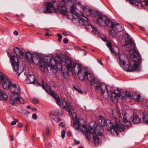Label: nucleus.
<instances>
[{
    "label": "nucleus",
    "instance_id": "50",
    "mask_svg": "<svg viewBox=\"0 0 148 148\" xmlns=\"http://www.w3.org/2000/svg\"><path fill=\"white\" fill-rule=\"evenodd\" d=\"M63 35H65V36H66L68 35V34L65 32H63Z\"/></svg>",
    "mask_w": 148,
    "mask_h": 148
},
{
    "label": "nucleus",
    "instance_id": "54",
    "mask_svg": "<svg viewBox=\"0 0 148 148\" xmlns=\"http://www.w3.org/2000/svg\"><path fill=\"white\" fill-rule=\"evenodd\" d=\"M140 30H143V31L145 30V29L143 27H140Z\"/></svg>",
    "mask_w": 148,
    "mask_h": 148
},
{
    "label": "nucleus",
    "instance_id": "32",
    "mask_svg": "<svg viewBox=\"0 0 148 148\" xmlns=\"http://www.w3.org/2000/svg\"><path fill=\"white\" fill-rule=\"evenodd\" d=\"M134 100L137 101H140V99L141 97V95L138 94L136 96H134Z\"/></svg>",
    "mask_w": 148,
    "mask_h": 148
},
{
    "label": "nucleus",
    "instance_id": "58",
    "mask_svg": "<svg viewBox=\"0 0 148 148\" xmlns=\"http://www.w3.org/2000/svg\"><path fill=\"white\" fill-rule=\"evenodd\" d=\"M146 104L148 109V101L146 102Z\"/></svg>",
    "mask_w": 148,
    "mask_h": 148
},
{
    "label": "nucleus",
    "instance_id": "13",
    "mask_svg": "<svg viewBox=\"0 0 148 148\" xmlns=\"http://www.w3.org/2000/svg\"><path fill=\"white\" fill-rule=\"evenodd\" d=\"M98 24L101 26H107L110 22V20L106 16L99 15L97 18Z\"/></svg>",
    "mask_w": 148,
    "mask_h": 148
},
{
    "label": "nucleus",
    "instance_id": "14",
    "mask_svg": "<svg viewBox=\"0 0 148 148\" xmlns=\"http://www.w3.org/2000/svg\"><path fill=\"white\" fill-rule=\"evenodd\" d=\"M130 4H134L138 8H140L144 6H148V1L147 0H128Z\"/></svg>",
    "mask_w": 148,
    "mask_h": 148
},
{
    "label": "nucleus",
    "instance_id": "4",
    "mask_svg": "<svg viewBox=\"0 0 148 148\" xmlns=\"http://www.w3.org/2000/svg\"><path fill=\"white\" fill-rule=\"evenodd\" d=\"M84 79L83 80H81L84 82L85 81V77H86L88 80L90 82V85L92 87H93L94 85H96V88L98 92H100L102 94H103L105 92V90L109 94L108 91V90L107 86L103 84H101L96 79L94 75L90 73L88 71H85V73L84 74Z\"/></svg>",
    "mask_w": 148,
    "mask_h": 148
},
{
    "label": "nucleus",
    "instance_id": "60",
    "mask_svg": "<svg viewBox=\"0 0 148 148\" xmlns=\"http://www.w3.org/2000/svg\"><path fill=\"white\" fill-rule=\"evenodd\" d=\"M130 26L132 27V28H134V27L132 25H130Z\"/></svg>",
    "mask_w": 148,
    "mask_h": 148
},
{
    "label": "nucleus",
    "instance_id": "35",
    "mask_svg": "<svg viewBox=\"0 0 148 148\" xmlns=\"http://www.w3.org/2000/svg\"><path fill=\"white\" fill-rule=\"evenodd\" d=\"M14 121H12L11 122V125H14L16 124V122H18V120L17 119H15L14 118Z\"/></svg>",
    "mask_w": 148,
    "mask_h": 148
},
{
    "label": "nucleus",
    "instance_id": "44",
    "mask_svg": "<svg viewBox=\"0 0 148 148\" xmlns=\"http://www.w3.org/2000/svg\"><path fill=\"white\" fill-rule=\"evenodd\" d=\"M73 88H74V89L76 90V91H77V90H78V92L79 93H82V90H77V89L76 88H75V86H74Z\"/></svg>",
    "mask_w": 148,
    "mask_h": 148
},
{
    "label": "nucleus",
    "instance_id": "40",
    "mask_svg": "<svg viewBox=\"0 0 148 148\" xmlns=\"http://www.w3.org/2000/svg\"><path fill=\"white\" fill-rule=\"evenodd\" d=\"M37 116L35 113H34L32 115V118L34 119H36L37 118Z\"/></svg>",
    "mask_w": 148,
    "mask_h": 148
},
{
    "label": "nucleus",
    "instance_id": "59",
    "mask_svg": "<svg viewBox=\"0 0 148 148\" xmlns=\"http://www.w3.org/2000/svg\"><path fill=\"white\" fill-rule=\"evenodd\" d=\"M52 1V3H55L56 1V0H51Z\"/></svg>",
    "mask_w": 148,
    "mask_h": 148
},
{
    "label": "nucleus",
    "instance_id": "19",
    "mask_svg": "<svg viewBox=\"0 0 148 148\" xmlns=\"http://www.w3.org/2000/svg\"><path fill=\"white\" fill-rule=\"evenodd\" d=\"M126 36H127V40H125V46L127 48H130L131 47L134 46V44L133 42L132 38L128 33L126 34Z\"/></svg>",
    "mask_w": 148,
    "mask_h": 148
},
{
    "label": "nucleus",
    "instance_id": "42",
    "mask_svg": "<svg viewBox=\"0 0 148 148\" xmlns=\"http://www.w3.org/2000/svg\"><path fill=\"white\" fill-rule=\"evenodd\" d=\"M63 42L64 44H66L68 42V40L66 38H64L63 39Z\"/></svg>",
    "mask_w": 148,
    "mask_h": 148
},
{
    "label": "nucleus",
    "instance_id": "16",
    "mask_svg": "<svg viewBox=\"0 0 148 148\" xmlns=\"http://www.w3.org/2000/svg\"><path fill=\"white\" fill-rule=\"evenodd\" d=\"M11 92L14 95L19 94L20 93V89L19 86L16 84H12L10 88Z\"/></svg>",
    "mask_w": 148,
    "mask_h": 148
},
{
    "label": "nucleus",
    "instance_id": "51",
    "mask_svg": "<svg viewBox=\"0 0 148 148\" xmlns=\"http://www.w3.org/2000/svg\"><path fill=\"white\" fill-rule=\"evenodd\" d=\"M10 138L11 141H13V136H12V135H10Z\"/></svg>",
    "mask_w": 148,
    "mask_h": 148
},
{
    "label": "nucleus",
    "instance_id": "34",
    "mask_svg": "<svg viewBox=\"0 0 148 148\" xmlns=\"http://www.w3.org/2000/svg\"><path fill=\"white\" fill-rule=\"evenodd\" d=\"M57 36L58 37V41L59 42H61L62 38V35L61 34L58 33L57 34Z\"/></svg>",
    "mask_w": 148,
    "mask_h": 148
},
{
    "label": "nucleus",
    "instance_id": "15",
    "mask_svg": "<svg viewBox=\"0 0 148 148\" xmlns=\"http://www.w3.org/2000/svg\"><path fill=\"white\" fill-rule=\"evenodd\" d=\"M86 19H84L82 18H80L79 19V22L80 23L83 25L90 27L92 29V32L93 34L96 33L97 32V30L96 28L92 25L90 24H89L88 22V19L87 18L84 17Z\"/></svg>",
    "mask_w": 148,
    "mask_h": 148
},
{
    "label": "nucleus",
    "instance_id": "26",
    "mask_svg": "<svg viewBox=\"0 0 148 148\" xmlns=\"http://www.w3.org/2000/svg\"><path fill=\"white\" fill-rule=\"evenodd\" d=\"M19 97L15 98L12 97L10 99V103L12 105L18 103Z\"/></svg>",
    "mask_w": 148,
    "mask_h": 148
},
{
    "label": "nucleus",
    "instance_id": "9",
    "mask_svg": "<svg viewBox=\"0 0 148 148\" xmlns=\"http://www.w3.org/2000/svg\"><path fill=\"white\" fill-rule=\"evenodd\" d=\"M81 121H83L82 119L80 120H78L77 119H75L73 120L74 123L73 125L75 128L77 130L80 129L82 132L86 131V136L87 139L89 140L91 137V135H92V132H91L90 131L88 130L86 126L83 124L81 125L80 122Z\"/></svg>",
    "mask_w": 148,
    "mask_h": 148
},
{
    "label": "nucleus",
    "instance_id": "39",
    "mask_svg": "<svg viewBox=\"0 0 148 148\" xmlns=\"http://www.w3.org/2000/svg\"><path fill=\"white\" fill-rule=\"evenodd\" d=\"M62 137V138H64L65 137V132L64 130H62L61 131Z\"/></svg>",
    "mask_w": 148,
    "mask_h": 148
},
{
    "label": "nucleus",
    "instance_id": "61",
    "mask_svg": "<svg viewBox=\"0 0 148 148\" xmlns=\"http://www.w3.org/2000/svg\"><path fill=\"white\" fill-rule=\"evenodd\" d=\"M73 0H68L69 1H72Z\"/></svg>",
    "mask_w": 148,
    "mask_h": 148
},
{
    "label": "nucleus",
    "instance_id": "49",
    "mask_svg": "<svg viewBox=\"0 0 148 148\" xmlns=\"http://www.w3.org/2000/svg\"><path fill=\"white\" fill-rule=\"evenodd\" d=\"M45 35L47 36H51V34H49L48 32H47L45 34Z\"/></svg>",
    "mask_w": 148,
    "mask_h": 148
},
{
    "label": "nucleus",
    "instance_id": "38",
    "mask_svg": "<svg viewBox=\"0 0 148 148\" xmlns=\"http://www.w3.org/2000/svg\"><path fill=\"white\" fill-rule=\"evenodd\" d=\"M33 102L34 104H37L39 102V100L36 99L34 98Z\"/></svg>",
    "mask_w": 148,
    "mask_h": 148
},
{
    "label": "nucleus",
    "instance_id": "21",
    "mask_svg": "<svg viewBox=\"0 0 148 148\" xmlns=\"http://www.w3.org/2000/svg\"><path fill=\"white\" fill-rule=\"evenodd\" d=\"M53 8L54 9V12L57 14L62 13L64 14H66L67 12L66 7L62 8H59L57 6H56V7H53Z\"/></svg>",
    "mask_w": 148,
    "mask_h": 148
},
{
    "label": "nucleus",
    "instance_id": "3",
    "mask_svg": "<svg viewBox=\"0 0 148 148\" xmlns=\"http://www.w3.org/2000/svg\"><path fill=\"white\" fill-rule=\"evenodd\" d=\"M115 54L118 56L120 65L125 71L131 72L138 70L139 66L141 62V58L139 56L137 57L134 54L132 53L130 57L131 60L130 63L129 65H127L125 67V59L126 57V55L124 54H120L119 51L117 54Z\"/></svg>",
    "mask_w": 148,
    "mask_h": 148
},
{
    "label": "nucleus",
    "instance_id": "37",
    "mask_svg": "<svg viewBox=\"0 0 148 148\" xmlns=\"http://www.w3.org/2000/svg\"><path fill=\"white\" fill-rule=\"evenodd\" d=\"M101 38L104 41H107V40L106 39V37L103 35H102L101 36Z\"/></svg>",
    "mask_w": 148,
    "mask_h": 148
},
{
    "label": "nucleus",
    "instance_id": "43",
    "mask_svg": "<svg viewBox=\"0 0 148 148\" xmlns=\"http://www.w3.org/2000/svg\"><path fill=\"white\" fill-rule=\"evenodd\" d=\"M74 140L75 144L77 145L80 143L79 141L75 139H74Z\"/></svg>",
    "mask_w": 148,
    "mask_h": 148
},
{
    "label": "nucleus",
    "instance_id": "56",
    "mask_svg": "<svg viewBox=\"0 0 148 148\" xmlns=\"http://www.w3.org/2000/svg\"><path fill=\"white\" fill-rule=\"evenodd\" d=\"M31 106H30L29 105H28L27 106V108L28 109H31Z\"/></svg>",
    "mask_w": 148,
    "mask_h": 148
},
{
    "label": "nucleus",
    "instance_id": "31",
    "mask_svg": "<svg viewBox=\"0 0 148 148\" xmlns=\"http://www.w3.org/2000/svg\"><path fill=\"white\" fill-rule=\"evenodd\" d=\"M50 116L51 117V118L53 119L57 122H59L61 121L60 118L59 117H56L54 115L52 114L50 115Z\"/></svg>",
    "mask_w": 148,
    "mask_h": 148
},
{
    "label": "nucleus",
    "instance_id": "12",
    "mask_svg": "<svg viewBox=\"0 0 148 148\" xmlns=\"http://www.w3.org/2000/svg\"><path fill=\"white\" fill-rule=\"evenodd\" d=\"M63 104V109L69 113L70 115H71L73 118L76 117V115L74 112L73 106L72 103L70 102L66 101L64 102Z\"/></svg>",
    "mask_w": 148,
    "mask_h": 148
},
{
    "label": "nucleus",
    "instance_id": "18",
    "mask_svg": "<svg viewBox=\"0 0 148 148\" xmlns=\"http://www.w3.org/2000/svg\"><path fill=\"white\" fill-rule=\"evenodd\" d=\"M107 46L109 48L112 53L116 54L119 52V48L116 47L112 46V43L110 41H107Z\"/></svg>",
    "mask_w": 148,
    "mask_h": 148
},
{
    "label": "nucleus",
    "instance_id": "27",
    "mask_svg": "<svg viewBox=\"0 0 148 148\" xmlns=\"http://www.w3.org/2000/svg\"><path fill=\"white\" fill-rule=\"evenodd\" d=\"M8 77L5 74H3L2 72H0V82L1 83L4 82L6 80H7Z\"/></svg>",
    "mask_w": 148,
    "mask_h": 148
},
{
    "label": "nucleus",
    "instance_id": "29",
    "mask_svg": "<svg viewBox=\"0 0 148 148\" xmlns=\"http://www.w3.org/2000/svg\"><path fill=\"white\" fill-rule=\"evenodd\" d=\"M65 4V0H59L58 1V5L60 8L65 7L64 6Z\"/></svg>",
    "mask_w": 148,
    "mask_h": 148
},
{
    "label": "nucleus",
    "instance_id": "57",
    "mask_svg": "<svg viewBox=\"0 0 148 148\" xmlns=\"http://www.w3.org/2000/svg\"><path fill=\"white\" fill-rule=\"evenodd\" d=\"M28 125H26V126L25 127V132H27V128Z\"/></svg>",
    "mask_w": 148,
    "mask_h": 148
},
{
    "label": "nucleus",
    "instance_id": "53",
    "mask_svg": "<svg viewBox=\"0 0 148 148\" xmlns=\"http://www.w3.org/2000/svg\"><path fill=\"white\" fill-rule=\"evenodd\" d=\"M32 110H34L35 111H36L37 110V109L36 108L34 107L32 108Z\"/></svg>",
    "mask_w": 148,
    "mask_h": 148
},
{
    "label": "nucleus",
    "instance_id": "5",
    "mask_svg": "<svg viewBox=\"0 0 148 148\" xmlns=\"http://www.w3.org/2000/svg\"><path fill=\"white\" fill-rule=\"evenodd\" d=\"M25 59L29 63L34 62L35 64L39 66L40 70L42 71L44 69L47 67H49V65L51 63L48 64L46 62H44L42 58L36 54H32L28 52L25 53Z\"/></svg>",
    "mask_w": 148,
    "mask_h": 148
},
{
    "label": "nucleus",
    "instance_id": "45",
    "mask_svg": "<svg viewBox=\"0 0 148 148\" xmlns=\"http://www.w3.org/2000/svg\"><path fill=\"white\" fill-rule=\"evenodd\" d=\"M23 125V124L22 123H20L18 125V127L19 128H21Z\"/></svg>",
    "mask_w": 148,
    "mask_h": 148
},
{
    "label": "nucleus",
    "instance_id": "46",
    "mask_svg": "<svg viewBox=\"0 0 148 148\" xmlns=\"http://www.w3.org/2000/svg\"><path fill=\"white\" fill-rule=\"evenodd\" d=\"M98 62L101 65H103V64L101 62V60H99V59H98L97 60Z\"/></svg>",
    "mask_w": 148,
    "mask_h": 148
},
{
    "label": "nucleus",
    "instance_id": "11",
    "mask_svg": "<svg viewBox=\"0 0 148 148\" xmlns=\"http://www.w3.org/2000/svg\"><path fill=\"white\" fill-rule=\"evenodd\" d=\"M42 87L45 90L46 92L48 93H50V95L56 99V103L59 105H64V102H65L62 99H60L58 98V95L54 91L52 90L51 88L48 86H46L44 84V81H42Z\"/></svg>",
    "mask_w": 148,
    "mask_h": 148
},
{
    "label": "nucleus",
    "instance_id": "10",
    "mask_svg": "<svg viewBox=\"0 0 148 148\" xmlns=\"http://www.w3.org/2000/svg\"><path fill=\"white\" fill-rule=\"evenodd\" d=\"M10 60L12 67L15 72L18 73V77L20 75L23 71V69L21 66H19V62L18 58L15 56H12L10 54Z\"/></svg>",
    "mask_w": 148,
    "mask_h": 148
},
{
    "label": "nucleus",
    "instance_id": "20",
    "mask_svg": "<svg viewBox=\"0 0 148 148\" xmlns=\"http://www.w3.org/2000/svg\"><path fill=\"white\" fill-rule=\"evenodd\" d=\"M23 49L19 48L18 47L14 48V51L15 54L20 58H22L24 56V53L23 51Z\"/></svg>",
    "mask_w": 148,
    "mask_h": 148
},
{
    "label": "nucleus",
    "instance_id": "55",
    "mask_svg": "<svg viewBox=\"0 0 148 148\" xmlns=\"http://www.w3.org/2000/svg\"><path fill=\"white\" fill-rule=\"evenodd\" d=\"M55 111L58 113V115L60 113V111L59 110H56Z\"/></svg>",
    "mask_w": 148,
    "mask_h": 148
},
{
    "label": "nucleus",
    "instance_id": "33",
    "mask_svg": "<svg viewBox=\"0 0 148 148\" xmlns=\"http://www.w3.org/2000/svg\"><path fill=\"white\" fill-rule=\"evenodd\" d=\"M24 99L22 98V97H19L18 103H20L22 104H23L24 103Z\"/></svg>",
    "mask_w": 148,
    "mask_h": 148
},
{
    "label": "nucleus",
    "instance_id": "28",
    "mask_svg": "<svg viewBox=\"0 0 148 148\" xmlns=\"http://www.w3.org/2000/svg\"><path fill=\"white\" fill-rule=\"evenodd\" d=\"M143 119L144 123L148 124V114L145 112H143Z\"/></svg>",
    "mask_w": 148,
    "mask_h": 148
},
{
    "label": "nucleus",
    "instance_id": "41",
    "mask_svg": "<svg viewBox=\"0 0 148 148\" xmlns=\"http://www.w3.org/2000/svg\"><path fill=\"white\" fill-rule=\"evenodd\" d=\"M59 125L62 127H64L65 126V124L63 122H61L59 124Z\"/></svg>",
    "mask_w": 148,
    "mask_h": 148
},
{
    "label": "nucleus",
    "instance_id": "2",
    "mask_svg": "<svg viewBox=\"0 0 148 148\" xmlns=\"http://www.w3.org/2000/svg\"><path fill=\"white\" fill-rule=\"evenodd\" d=\"M55 64H50L49 66L51 70L56 69L57 68V65H60L61 67V71L64 78L67 79L69 77V72H71L75 75H78L79 78L80 80H83L84 74L85 73L86 69L82 68L79 64L73 63L69 58L64 59L62 57H57L56 59L54 60Z\"/></svg>",
    "mask_w": 148,
    "mask_h": 148
},
{
    "label": "nucleus",
    "instance_id": "1",
    "mask_svg": "<svg viewBox=\"0 0 148 148\" xmlns=\"http://www.w3.org/2000/svg\"><path fill=\"white\" fill-rule=\"evenodd\" d=\"M113 121L112 123L109 120L106 121L104 117L100 116L99 117L97 123L98 125L92 132L93 143L95 145H98L101 142V139L103 138V130L102 127L106 124L107 130L111 131L112 130L114 131L118 135L119 131L122 132L124 131V126L120 122V119H122L121 114L119 113L118 110H114L112 111Z\"/></svg>",
    "mask_w": 148,
    "mask_h": 148
},
{
    "label": "nucleus",
    "instance_id": "30",
    "mask_svg": "<svg viewBox=\"0 0 148 148\" xmlns=\"http://www.w3.org/2000/svg\"><path fill=\"white\" fill-rule=\"evenodd\" d=\"M118 31L117 30L112 29L109 31V33L111 35L112 37H114L117 34Z\"/></svg>",
    "mask_w": 148,
    "mask_h": 148
},
{
    "label": "nucleus",
    "instance_id": "7",
    "mask_svg": "<svg viewBox=\"0 0 148 148\" xmlns=\"http://www.w3.org/2000/svg\"><path fill=\"white\" fill-rule=\"evenodd\" d=\"M111 92L110 98L114 102H117L119 98L121 97L122 100H125L127 102H130L131 100V94L130 92L125 91L122 92L118 90H115L113 92L110 91Z\"/></svg>",
    "mask_w": 148,
    "mask_h": 148
},
{
    "label": "nucleus",
    "instance_id": "64",
    "mask_svg": "<svg viewBox=\"0 0 148 148\" xmlns=\"http://www.w3.org/2000/svg\"><path fill=\"white\" fill-rule=\"evenodd\" d=\"M5 19H6L7 20H8V19L7 18V17H5Z\"/></svg>",
    "mask_w": 148,
    "mask_h": 148
},
{
    "label": "nucleus",
    "instance_id": "22",
    "mask_svg": "<svg viewBox=\"0 0 148 148\" xmlns=\"http://www.w3.org/2000/svg\"><path fill=\"white\" fill-rule=\"evenodd\" d=\"M110 27L115 29L116 30H117L119 32L122 30L121 25L119 23H117L114 22H112L111 23Z\"/></svg>",
    "mask_w": 148,
    "mask_h": 148
},
{
    "label": "nucleus",
    "instance_id": "36",
    "mask_svg": "<svg viewBox=\"0 0 148 148\" xmlns=\"http://www.w3.org/2000/svg\"><path fill=\"white\" fill-rule=\"evenodd\" d=\"M46 135H49V128L47 126L46 127Z\"/></svg>",
    "mask_w": 148,
    "mask_h": 148
},
{
    "label": "nucleus",
    "instance_id": "6",
    "mask_svg": "<svg viewBox=\"0 0 148 148\" xmlns=\"http://www.w3.org/2000/svg\"><path fill=\"white\" fill-rule=\"evenodd\" d=\"M119 113H120L122 117V119H121L120 120H123V122L125 124V125L123 124L122 125L127 126L128 128L131 125V122H133L134 123L136 124L139 123L140 122V119L139 118L138 116L136 114L133 115V117H132V114H130L127 113L124 111H122L121 112L119 111Z\"/></svg>",
    "mask_w": 148,
    "mask_h": 148
},
{
    "label": "nucleus",
    "instance_id": "25",
    "mask_svg": "<svg viewBox=\"0 0 148 148\" xmlns=\"http://www.w3.org/2000/svg\"><path fill=\"white\" fill-rule=\"evenodd\" d=\"M7 95L5 93L3 90H0V100L6 101L8 98Z\"/></svg>",
    "mask_w": 148,
    "mask_h": 148
},
{
    "label": "nucleus",
    "instance_id": "63",
    "mask_svg": "<svg viewBox=\"0 0 148 148\" xmlns=\"http://www.w3.org/2000/svg\"><path fill=\"white\" fill-rule=\"evenodd\" d=\"M27 114H29V112H27Z\"/></svg>",
    "mask_w": 148,
    "mask_h": 148
},
{
    "label": "nucleus",
    "instance_id": "24",
    "mask_svg": "<svg viewBox=\"0 0 148 148\" xmlns=\"http://www.w3.org/2000/svg\"><path fill=\"white\" fill-rule=\"evenodd\" d=\"M46 7V10L44 11V12L50 13L52 11L50 10V9L53 7V5L51 3L47 2L45 5Z\"/></svg>",
    "mask_w": 148,
    "mask_h": 148
},
{
    "label": "nucleus",
    "instance_id": "48",
    "mask_svg": "<svg viewBox=\"0 0 148 148\" xmlns=\"http://www.w3.org/2000/svg\"><path fill=\"white\" fill-rule=\"evenodd\" d=\"M67 134L69 137H70L71 135V133L70 132H67Z\"/></svg>",
    "mask_w": 148,
    "mask_h": 148
},
{
    "label": "nucleus",
    "instance_id": "62",
    "mask_svg": "<svg viewBox=\"0 0 148 148\" xmlns=\"http://www.w3.org/2000/svg\"><path fill=\"white\" fill-rule=\"evenodd\" d=\"M79 148H84V147L82 146H80L79 147Z\"/></svg>",
    "mask_w": 148,
    "mask_h": 148
},
{
    "label": "nucleus",
    "instance_id": "17",
    "mask_svg": "<svg viewBox=\"0 0 148 148\" xmlns=\"http://www.w3.org/2000/svg\"><path fill=\"white\" fill-rule=\"evenodd\" d=\"M26 82L27 84H34L35 83L36 84H39L37 82L35 76L33 74H30L27 76L26 79Z\"/></svg>",
    "mask_w": 148,
    "mask_h": 148
},
{
    "label": "nucleus",
    "instance_id": "23",
    "mask_svg": "<svg viewBox=\"0 0 148 148\" xmlns=\"http://www.w3.org/2000/svg\"><path fill=\"white\" fill-rule=\"evenodd\" d=\"M3 88L6 89L10 88L12 84V83L9 79H7V81L5 80L4 82H2V83Z\"/></svg>",
    "mask_w": 148,
    "mask_h": 148
},
{
    "label": "nucleus",
    "instance_id": "47",
    "mask_svg": "<svg viewBox=\"0 0 148 148\" xmlns=\"http://www.w3.org/2000/svg\"><path fill=\"white\" fill-rule=\"evenodd\" d=\"M14 34L15 35L17 36L18 35V32L16 31H15L14 32H13Z\"/></svg>",
    "mask_w": 148,
    "mask_h": 148
},
{
    "label": "nucleus",
    "instance_id": "8",
    "mask_svg": "<svg viewBox=\"0 0 148 148\" xmlns=\"http://www.w3.org/2000/svg\"><path fill=\"white\" fill-rule=\"evenodd\" d=\"M82 5L79 3H78V4L76 3L74 4L71 7L70 11L72 13L71 14V17L70 18L71 19H73L74 18L73 13L76 14V16L79 17V16L78 15H77V14L76 13L77 12V11H78L80 12L81 11V9H83L84 13L87 16H89L92 14L93 12L92 10H90L86 7H85L84 8L82 7Z\"/></svg>",
    "mask_w": 148,
    "mask_h": 148
},
{
    "label": "nucleus",
    "instance_id": "52",
    "mask_svg": "<svg viewBox=\"0 0 148 148\" xmlns=\"http://www.w3.org/2000/svg\"><path fill=\"white\" fill-rule=\"evenodd\" d=\"M95 122H94V121H92V122H91L89 125H95Z\"/></svg>",
    "mask_w": 148,
    "mask_h": 148
}]
</instances>
